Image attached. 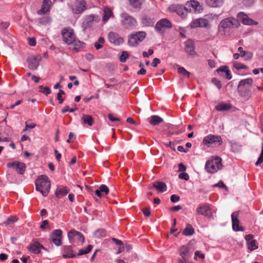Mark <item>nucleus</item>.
<instances>
[{"mask_svg":"<svg viewBox=\"0 0 263 263\" xmlns=\"http://www.w3.org/2000/svg\"><path fill=\"white\" fill-rule=\"evenodd\" d=\"M36 190L44 196H47L50 189V182L45 175H41L35 181Z\"/></svg>","mask_w":263,"mask_h":263,"instance_id":"f257e3e1","label":"nucleus"},{"mask_svg":"<svg viewBox=\"0 0 263 263\" xmlns=\"http://www.w3.org/2000/svg\"><path fill=\"white\" fill-rule=\"evenodd\" d=\"M121 24L123 27L127 30H131L136 28L137 25L136 19L127 12H122L120 14Z\"/></svg>","mask_w":263,"mask_h":263,"instance_id":"f03ea898","label":"nucleus"},{"mask_svg":"<svg viewBox=\"0 0 263 263\" xmlns=\"http://www.w3.org/2000/svg\"><path fill=\"white\" fill-rule=\"evenodd\" d=\"M146 33L144 31H137L130 34L128 36V45L130 47H136L146 37Z\"/></svg>","mask_w":263,"mask_h":263,"instance_id":"7ed1b4c3","label":"nucleus"},{"mask_svg":"<svg viewBox=\"0 0 263 263\" xmlns=\"http://www.w3.org/2000/svg\"><path fill=\"white\" fill-rule=\"evenodd\" d=\"M240 25L239 21L234 17H228L222 20L218 26L219 31L224 32L227 29L237 28Z\"/></svg>","mask_w":263,"mask_h":263,"instance_id":"20e7f679","label":"nucleus"},{"mask_svg":"<svg viewBox=\"0 0 263 263\" xmlns=\"http://www.w3.org/2000/svg\"><path fill=\"white\" fill-rule=\"evenodd\" d=\"M222 166L221 158L216 156L206 162L205 168L208 172L212 174L220 170Z\"/></svg>","mask_w":263,"mask_h":263,"instance_id":"39448f33","label":"nucleus"},{"mask_svg":"<svg viewBox=\"0 0 263 263\" xmlns=\"http://www.w3.org/2000/svg\"><path fill=\"white\" fill-rule=\"evenodd\" d=\"M222 142V139L220 136L213 134H210L204 137L202 140V144L208 147L212 144H217L218 146H221Z\"/></svg>","mask_w":263,"mask_h":263,"instance_id":"423d86ee","label":"nucleus"},{"mask_svg":"<svg viewBox=\"0 0 263 263\" xmlns=\"http://www.w3.org/2000/svg\"><path fill=\"white\" fill-rule=\"evenodd\" d=\"M167 10L170 13H176L182 18H185L187 15L184 6L181 5L172 4L168 7Z\"/></svg>","mask_w":263,"mask_h":263,"instance_id":"0eeeda50","label":"nucleus"},{"mask_svg":"<svg viewBox=\"0 0 263 263\" xmlns=\"http://www.w3.org/2000/svg\"><path fill=\"white\" fill-rule=\"evenodd\" d=\"M172 27V24L167 18H162L157 22L155 26V29L157 32L162 33L165 29Z\"/></svg>","mask_w":263,"mask_h":263,"instance_id":"6e6552de","label":"nucleus"},{"mask_svg":"<svg viewBox=\"0 0 263 263\" xmlns=\"http://www.w3.org/2000/svg\"><path fill=\"white\" fill-rule=\"evenodd\" d=\"M68 239L71 243L81 242L83 243L84 237L80 232L74 230H71L68 233Z\"/></svg>","mask_w":263,"mask_h":263,"instance_id":"1a4fd4ad","label":"nucleus"},{"mask_svg":"<svg viewBox=\"0 0 263 263\" xmlns=\"http://www.w3.org/2000/svg\"><path fill=\"white\" fill-rule=\"evenodd\" d=\"M62 34L63 41L67 44H71L76 39L73 30L70 28H65L62 30Z\"/></svg>","mask_w":263,"mask_h":263,"instance_id":"9d476101","label":"nucleus"},{"mask_svg":"<svg viewBox=\"0 0 263 263\" xmlns=\"http://www.w3.org/2000/svg\"><path fill=\"white\" fill-rule=\"evenodd\" d=\"M184 7L186 13H187V11H200L201 9V6L200 5L199 3L194 0H191L187 2Z\"/></svg>","mask_w":263,"mask_h":263,"instance_id":"9b49d317","label":"nucleus"},{"mask_svg":"<svg viewBox=\"0 0 263 263\" xmlns=\"http://www.w3.org/2000/svg\"><path fill=\"white\" fill-rule=\"evenodd\" d=\"M42 57L40 55H32L27 59V62L28 63V67L31 70L36 69L39 65Z\"/></svg>","mask_w":263,"mask_h":263,"instance_id":"f8f14e48","label":"nucleus"},{"mask_svg":"<svg viewBox=\"0 0 263 263\" xmlns=\"http://www.w3.org/2000/svg\"><path fill=\"white\" fill-rule=\"evenodd\" d=\"M191 28H195L197 27H209L210 24L209 21L206 18H199L193 21L190 24Z\"/></svg>","mask_w":263,"mask_h":263,"instance_id":"ddd939ff","label":"nucleus"},{"mask_svg":"<svg viewBox=\"0 0 263 263\" xmlns=\"http://www.w3.org/2000/svg\"><path fill=\"white\" fill-rule=\"evenodd\" d=\"M62 231L61 230L57 229L52 232L50 237L53 243H54L57 246H60L62 243Z\"/></svg>","mask_w":263,"mask_h":263,"instance_id":"4468645a","label":"nucleus"},{"mask_svg":"<svg viewBox=\"0 0 263 263\" xmlns=\"http://www.w3.org/2000/svg\"><path fill=\"white\" fill-rule=\"evenodd\" d=\"M107 37L109 42L116 46L122 44L124 41L123 39L115 32H110L108 34Z\"/></svg>","mask_w":263,"mask_h":263,"instance_id":"2eb2a0df","label":"nucleus"},{"mask_svg":"<svg viewBox=\"0 0 263 263\" xmlns=\"http://www.w3.org/2000/svg\"><path fill=\"white\" fill-rule=\"evenodd\" d=\"M238 18L241 21L242 23L246 25H256L258 24V22L254 21L252 18H250L248 16L245 14L243 12H239L237 14Z\"/></svg>","mask_w":263,"mask_h":263,"instance_id":"dca6fc26","label":"nucleus"},{"mask_svg":"<svg viewBox=\"0 0 263 263\" xmlns=\"http://www.w3.org/2000/svg\"><path fill=\"white\" fill-rule=\"evenodd\" d=\"M8 167L15 169L16 171L21 175H23L25 172L26 165L25 163L20 162H14L7 164Z\"/></svg>","mask_w":263,"mask_h":263,"instance_id":"f3484780","label":"nucleus"},{"mask_svg":"<svg viewBox=\"0 0 263 263\" xmlns=\"http://www.w3.org/2000/svg\"><path fill=\"white\" fill-rule=\"evenodd\" d=\"M239 212H235L232 214V228L234 231H243L244 229L242 227H240L239 220L238 219Z\"/></svg>","mask_w":263,"mask_h":263,"instance_id":"a211bd4d","label":"nucleus"},{"mask_svg":"<svg viewBox=\"0 0 263 263\" xmlns=\"http://www.w3.org/2000/svg\"><path fill=\"white\" fill-rule=\"evenodd\" d=\"M86 9V3L84 0H76L72 11L75 14H80Z\"/></svg>","mask_w":263,"mask_h":263,"instance_id":"6ab92c4d","label":"nucleus"},{"mask_svg":"<svg viewBox=\"0 0 263 263\" xmlns=\"http://www.w3.org/2000/svg\"><path fill=\"white\" fill-rule=\"evenodd\" d=\"M42 248H44V246L36 241H34L28 247L29 251L35 254H39L41 252Z\"/></svg>","mask_w":263,"mask_h":263,"instance_id":"aec40b11","label":"nucleus"},{"mask_svg":"<svg viewBox=\"0 0 263 263\" xmlns=\"http://www.w3.org/2000/svg\"><path fill=\"white\" fill-rule=\"evenodd\" d=\"M245 239L247 241V245L248 249L250 251H253L258 248L257 246L256 245L255 240L253 239V235L252 234H248L245 236Z\"/></svg>","mask_w":263,"mask_h":263,"instance_id":"412c9836","label":"nucleus"},{"mask_svg":"<svg viewBox=\"0 0 263 263\" xmlns=\"http://www.w3.org/2000/svg\"><path fill=\"white\" fill-rule=\"evenodd\" d=\"M51 4L50 0H44L41 9L37 12V14L40 15L45 14L49 11Z\"/></svg>","mask_w":263,"mask_h":263,"instance_id":"4be33fe9","label":"nucleus"},{"mask_svg":"<svg viewBox=\"0 0 263 263\" xmlns=\"http://www.w3.org/2000/svg\"><path fill=\"white\" fill-rule=\"evenodd\" d=\"M197 212L200 215L206 217H210L212 215L210 208L207 204L200 205L197 209Z\"/></svg>","mask_w":263,"mask_h":263,"instance_id":"5701e85b","label":"nucleus"},{"mask_svg":"<svg viewBox=\"0 0 263 263\" xmlns=\"http://www.w3.org/2000/svg\"><path fill=\"white\" fill-rule=\"evenodd\" d=\"M192 252L189 248L186 246H182L179 250V255L181 256L182 259H189L191 257Z\"/></svg>","mask_w":263,"mask_h":263,"instance_id":"b1692460","label":"nucleus"},{"mask_svg":"<svg viewBox=\"0 0 263 263\" xmlns=\"http://www.w3.org/2000/svg\"><path fill=\"white\" fill-rule=\"evenodd\" d=\"M69 190L66 186H59L57 187L55 194L58 198L65 196L69 193Z\"/></svg>","mask_w":263,"mask_h":263,"instance_id":"393cba45","label":"nucleus"},{"mask_svg":"<svg viewBox=\"0 0 263 263\" xmlns=\"http://www.w3.org/2000/svg\"><path fill=\"white\" fill-rule=\"evenodd\" d=\"M63 257L64 258H74L76 257V255L73 253L71 246L64 247Z\"/></svg>","mask_w":263,"mask_h":263,"instance_id":"a878e982","label":"nucleus"},{"mask_svg":"<svg viewBox=\"0 0 263 263\" xmlns=\"http://www.w3.org/2000/svg\"><path fill=\"white\" fill-rule=\"evenodd\" d=\"M109 192L108 187L106 185L102 184L99 187V189L96 190L95 194L99 197H102L103 196L104 193L105 195H107Z\"/></svg>","mask_w":263,"mask_h":263,"instance_id":"bb28decb","label":"nucleus"},{"mask_svg":"<svg viewBox=\"0 0 263 263\" xmlns=\"http://www.w3.org/2000/svg\"><path fill=\"white\" fill-rule=\"evenodd\" d=\"M185 51L190 55H194L195 53L193 43L192 41L189 40L185 42Z\"/></svg>","mask_w":263,"mask_h":263,"instance_id":"cd10ccee","label":"nucleus"},{"mask_svg":"<svg viewBox=\"0 0 263 263\" xmlns=\"http://www.w3.org/2000/svg\"><path fill=\"white\" fill-rule=\"evenodd\" d=\"M153 187L159 192L163 193L166 191L167 186L163 182L156 181L153 183Z\"/></svg>","mask_w":263,"mask_h":263,"instance_id":"c85d7f7f","label":"nucleus"},{"mask_svg":"<svg viewBox=\"0 0 263 263\" xmlns=\"http://www.w3.org/2000/svg\"><path fill=\"white\" fill-rule=\"evenodd\" d=\"M207 5L211 7H220L223 3L224 0H206Z\"/></svg>","mask_w":263,"mask_h":263,"instance_id":"c756f323","label":"nucleus"},{"mask_svg":"<svg viewBox=\"0 0 263 263\" xmlns=\"http://www.w3.org/2000/svg\"><path fill=\"white\" fill-rule=\"evenodd\" d=\"M112 16H114L112 11L108 7L104 8L102 21L106 22Z\"/></svg>","mask_w":263,"mask_h":263,"instance_id":"7c9ffc66","label":"nucleus"},{"mask_svg":"<svg viewBox=\"0 0 263 263\" xmlns=\"http://www.w3.org/2000/svg\"><path fill=\"white\" fill-rule=\"evenodd\" d=\"M141 23L144 26H151L154 24V21L149 16L144 15L141 18Z\"/></svg>","mask_w":263,"mask_h":263,"instance_id":"2f4dec72","label":"nucleus"},{"mask_svg":"<svg viewBox=\"0 0 263 263\" xmlns=\"http://www.w3.org/2000/svg\"><path fill=\"white\" fill-rule=\"evenodd\" d=\"M195 233V230L192 226L189 223L186 224L185 228L182 231V234L184 236H191Z\"/></svg>","mask_w":263,"mask_h":263,"instance_id":"473e14b6","label":"nucleus"},{"mask_svg":"<svg viewBox=\"0 0 263 263\" xmlns=\"http://www.w3.org/2000/svg\"><path fill=\"white\" fill-rule=\"evenodd\" d=\"M253 83V80L252 78H247L241 80L238 84V88L246 86H250Z\"/></svg>","mask_w":263,"mask_h":263,"instance_id":"72a5a7b5","label":"nucleus"},{"mask_svg":"<svg viewBox=\"0 0 263 263\" xmlns=\"http://www.w3.org/2000/svg\"><path fill=\"white\" fill-rule=\"evenodd\" d=\"M163 122V119L160 117L153 115L151 117L149 122L152 125H157Z\"/></svg>","mask_w":263,"mask_h":263,"instance_id":"f704fd0d","label":"nucleus"},{"mask_svg":"<svg viewBox=\"0 0 263 263\" xmlns=\"http://www.w3.org/2000/svg\"><path fill=\"white\" fill-rule=\"evenodd\" d=\"M71 44H72L73 46V50H75L76 52H78L84 47V44L83 42H82L75 39Z\"/></svg>","mask_w":263,"mask_h":263,"instance_id":"c9c22d12","label":"nucleus"},{"mask_svg":"<svg viewBox=\"0 0 263 263\" xmlns=\"http://www.w3.org/2000/svg\"><path fill=\"white\" fill-rule=\"evenodd\" d=\"M82 120L83 123L89 126H92L94 122L92 117L87 115H84L82 118Z\"/></svg>","mask_w":263,"mask_h":263,"instance_id":"e433bc0d","label":"nucleus"},{"mask_svg":"<svg viewBox=\"0 0 263 263\" xmlns=\"http://www.w3.org/2000/svg\"><path fill=\"white\" fill-rule=\"evenodd\" d=\"M130 5L134 8L140 9L144 0H128Z\"/></svg>","mask_w":263,"mask_h":263,"instance_id":"4c0bfd02","label":"nucleus"},{"mask_svg":"<svg viewBox=\"0 0 263 263\" xmlns=\"http://www.w3.org/2000/svg\"><path fill=\"white\" fill-rule=\"evenodd\" d=\"M215 108L218 111L228 110L231 108V105L230 104L222 103L217 105Z\"/></svg>","mask_w":263,"mask_h":263,"instance_id":"58836bf2","label":"nucleus"},{"mask_svg":"<svg viewBox=\"0 0 263 263\" xmlns=\"http://www.w3.org/2000/svg\"><path fill=\"white\" fill-rule=\"evenodd\" d=\"M177 71L178 73L182 76L184 78H189L190 77V72L183 67H179L177 69Z\"/></svg>","mask_w":263,"mask_h":263,"instance_id":"ea45409f","label":"nucleus"},{"mask_svg":"<svg viewBox=\"0 0 263 263\" xmlns=\"http://www.w3.org/2000/svg\"><path fill=\"white\" fill-rule=\"evenodd\" d=\"M105 40L103 37H100L97 42L94 44V46L97 50H99L102 48L103 45L104 44Z\"/></svg>","mask_w":263,"mask_h":263,"instance_id":"a19ab883","label":"nucleus"},{"mask_svg":"<svg viewBox=\"0 0 263 263\" xmlns=\"http://www.w3.org/2000/svg\"><path fill=\"white\" fill-rule=\"evenodd\" d=\"M94 235L97 238L104 237L106 236V232L103 229H98L94 232Z\"/></svg>","mask_w":263,"mask_h":263,"instance_id":"79ce46f5","label":"nucleus"},{"mask_svg":"<svg viewBox=\"0 0 263 263\" xmlns=\"http://www.w3.org/2000/svg\"><path fill=\"white\" fill-rule=\"evenodd\" d=\"M233 65L237 70L248 69V67L246 65L236 61L233 62Z\"/></svg>","mask_w":263,"mask_h":263,"instance_id":"37998d69","label":"nucleus"},{"mask_svg":"<svg viewBox=\"0 0 263 263\" xmlns=\"http://www.w3.org/2000/svg\"><path fill=\"white\" fill-rule=\"evenodd\" d=\"M39 91L46 96H48L51 93L50 89L48 86L44 87L43 85H40L39 87Z\"/></svg>","mask_w":263,"mask_h":263,"instance_id":"c03bdc74","label":"nucleus"},{"mask_svg":"<svg viewBox=\"0 0 263 263\" xmlns=\"http://www.w3.org/2000/svg\"><path fill=\"white\" fill-rule=\"evenodd\" d=\"M92 246L90 245H89L86 247V248L80 250L79 251L78 255H82L86 254L89 253L91 251V250H92Z\"/></svg>","mask_w":263,"mask_h":263,"instance_id":"a18cd8bd","label":"nucleus"},{"mask_svg":"<svg viewBox=\"0 0 263 263\" xmlns=\"http://www.w3.org/2000/svg\"><path fill=\"white\" fill-rule=\"evenodd\" d=\"M18 220V218L15 216H10L7 218V219L3 222V224L6 226L7 224H9L11 223H13L14 222Z\"/></svg>","mask_w":263,"mask_h":263,"instance_id":"49530a36","label":"nucleus"},{"mask_svg":"<svg viewBox=\"0 0 263 263\" xmlns=\"http://www.w3.org/2000/svg\"><path fill=\"white\" fill-rule=\"evenodd\" d=\"M129 57V54L127 51H123L120 57V61L122 63L126 62V59Z\"/></svg>","mask_w":263,"mask_h":263,"instance_id":"de8ad7c7","label":"nucleus"},{"mask_svg":"<svg viewBox=\"0 0 263 263\" xmlns=\"http://www.w3.org/2000/svg\"><path fill=\"white\" fill-rule=\"evenodd\" d=\"M64 94L65 92L62 89H60L57 94V99L59 101V103L61 104L63 103L64 99L62 98V96Z\"/></svg>","mask_w":263,"mask_h":263,"instance_id":"09e8293b","label":"nucleus"},{"mask_svg":"<svg viewBox=\"0 0 263 263\" xmlns=\"http://www.w3.org/2000/svg\"><path fill=\"white\" fill-rule=\"evenodd\" d=\"M95 18V15L94 14H91L87 15L85 17V20L87 25L93 22Z\"/></svg>","mask_w":263,"mask_h":263,"instance_id":"8fccbe9b","label":"nucleus"},{"mask_svg":"<svg viewBox=\"0 0 263 263\" xmlns=\"http://www.w3.org/2000/svg\"><path fill=\"white\" fill-rule=\"evenodd\" d=\"M179 178L185 180H188L189 179V176L188 174L184 172H182L179 175Z\"/></svg>","mask_w":263,"mask_h":263,"instance_id":"3c124183","label":"nucleus"},{"mask_svg":"<svg viewBox=\"0 0 263 263\" xmlns=\"http://www.w3.org/2000/svg\"><path fill=\"white\" fill-rule=\"evenodd\" d=\"M197 257H199L201 259H203L204 258L205 256L204 254L202 253L200 251H197L195 252L194 259L196 260Z\"/></svg>","mask_w":263,"mask_h":263,"instance_id":"603ef678","label":"nucleus"},{"mask_svg":"<svg viewBox=\"0 0 263 263\" xmlns=\"http://www.w3.org/2000/svg\"><path fill=\"white\" fill-rule=\"evenodd\" d=\"M212 83L216 86V87L218 88V89H220L221 88V82L220 81H219L218 80H217V79L216 78H213L212 79Z\"/></svg>","mask_w":263,"mask_h":263,"instance_id":"864d4df0","label":"nucleus"},{"mask_svg":"<svg viewBox=\"0 0 263 263\" xmlns=\"http://www.w3.org/2000/svg\"><path fill=\"white\" fill-rule=\"evenodd\" d=\"M179 200H180V197L175 194H173L171 196V201L173 203L177 202L179 201Z\"/></svg>","mask_w":263,"mask_h":263,"instance_id":"5fc2aeb1","label":"nucleus"},{"mask_svg":"<svg viewBox=\"0 0 263 263\" xmlns=\"http://www.w3.org/2000/svg\"><path fill=\"white\" fill-rule=\"evenodd\" d=\"M154 53V51L153 49H149L147 52H146V51H143L142 52V55L143 56V57L144 58H147L148 57L149 55L153 54Z\"/></svg>","mask_w":263,"mask_h":263,"instance_id":"6e6d98bb","label":"nucleus"},{"mask_svg":"<svg viewBox=\"0 0 263 263\" xmlns=\"http://www.w3.org/2000/svg\"><path fill=\"white\" fill-rule=\"evenodd\" d=\"M35 126H36V124H34V123H31L30 124H29L27 122H26L25 128L23 130V132H26L27 130H28V129L33 128H34L35 127Z\"/></svg>","mask_w":263,"mask_h":263,"instance_id":"4d7b16f0","label":"nucleus"},{"mask_svg":"<svg viewBox=\"0 0 263 263\" xmlns=\"http://www.w3.org/2000/svg\"><path fill=\"white\" fill-rule=\"evenodd\" d=\"M214 187H219L220 188H224L227 189V187L226 185L224 184L223 182L222 181H220L218 183L214 184L213 185Z\"/></svg>","mask_w":263,"mask_h":263,"instance_id":"13d9d810","label":"nucleus"},{"mask_svg":"<svg viewBox=\"0 0 263 263\" xmlns=\"http://www.w3.org/2000/svg\"><path fill=\"white\" fill-rule=\"evenodd\" d=\"M160 60L158 58H155L154 59L153 61V62L152 63V65L154 67H156L157 66L158 64H160Z\"/></svg>","mask_w":263,"mask_h":263,"instance_id":"bf43d9fd","label":"nucleus"},{"mask_svg":"<svg viewBox=\"0 0 263 263\" xmlns=\"http://www.w3.org/2000/svg\"><path fill=\"white\" fill-rule=\"evenodd\" d=\"M143 214L145 216H149L151 214V212L150 211V209L149 208H144L142 210Z\"/></svg>","mask_w":263,"mask_h":263,"instance_id":"052dcab7","label":"nucleus"},{"mask_svg":"<svg viewBox=\"0 0 263 263\" xmlns=\"http://www.w3.org/2000/svg\"><path fill=\"white\" fill-rule=\"evenodd\" d=\"M178 171L179 172H184L186 170V167L182 163H180L178 164Z\"/></svg>","mask_w":263,"mask_h":263,"instance_id":"680f3d73","label":"nucleus"},{"mask_svg":"<svg viewBox=\"0 0 263 263\" xmlns=\"http://www.w3.org/2000/svg\"><path fill=\"white\" fill-rule=\"evenodd\" d=\"M9 25V23L8 22H2L0 24V29H5L8 28Z\"/></svg>","mask_w":263,"mask_h":263,"instance_id":"e2e57ef3","label":"nucleus"},{"mask_svg":"<svg viewBox=\"0 0 263 263\" xmlns=\"http://www.w3.org/2000/svg\"><path fill=\"white\" fill-rule=\"evenodd\" d=\"M49 222L47 220H44L40 226V228L42 230L45 229L46 227L48 225Z\"/></svg>","mask_w":263,"mask_h":263,"instance_id":"0e129e2a","label":"nucleus"},{"mask_svg":"<svg viewBox=\"0 0 263 263\" xmlns=\"http://www.w3.org/2000/svg\"><path fill=\"white\" fill-rule=\"evenodd\" d=\"M108 117L110 121H113V122L120 121L119 118L114 117V116L110 114L108 115Z\"/></svg>","mask_w":263,"mask_h":263,"instance_id":"69168bd1","label":"nucleus"},{"mask_svg":"<svg viewBox=\"0 0 263 263\" xmlns=\"http://www.w3.org/2000/svg\"><path fill=\"white\" fill-rule=\"evenodd\" d=\"M238 51L240 53H239L241 57H245L246 55V51H243V48L242 47H239L238 48Z\"/></svg>","mask_w":263,"mask_h":263,"instance_id":"338daca9","label":"nucleus"},{"mask_svg":"<svg viewBox=\"0 0 263 263\" xmlns=\"http://www.w3.org/2000/svg\"><path fill=\"white\" fill-rule=\"evenodd\" d=\"M208 63L209 66L211 68H214L216 66V63H215V61L213 60H208Z\"/></svg>","mask_w":263,"mask_h":263,"instance_id":"774afa93","label":"nucleus"}]
</instances>
